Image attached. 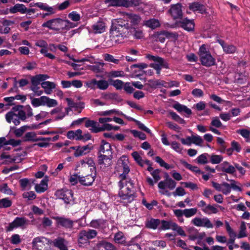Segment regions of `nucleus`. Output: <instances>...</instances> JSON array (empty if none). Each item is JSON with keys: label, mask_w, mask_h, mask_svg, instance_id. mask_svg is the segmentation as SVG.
<instances>
[{"label": "nucleus", "mask_w": 250, "mask_h": 250, "mask_svg": "<svg viewBox=\"0 0 250 250\" xmlns=\"http://www.w3.org/2000/svg\"><path fill=\"white\" fill-rule=\"evenodd\" d=\"M130 29L112 25L110 30L111 40L117 43H121L125 38L130 36Z\"/></svg>", "instance_id": "nucleus-1"}, {"label": "nucleus", "mask_w": 250, "mask_h": 250, "mask_svg": "<svg viewBox=\"0 0 250 250\" xmlns=\"http://www.w3.org/2000/svg\"><path fill=\"white\" fill-rule=\"evenodd\" d=\"M128 184H129L128 186L120 187L119 192L121 202L126 204L131 203L135 197V192L132 190L133 183L129 181Z\"/></svg>", "instance_id": "nucleus-2"}, {"label": "nucleus", "mask_w": 250, "mask_h": 250, "mask_svg": "<svg viewBox=\"0 0 250 250\" xmlns=\"http://www.w3.org/2000/svg\"><path fill=\"white\" fill-rule=\"evenodd\" d=\"M5 119L8 123H13L15 125L20 124L21 121L26 120V113L24 110H20L17 113L13 111H9L5 115Z\"/></svg>", "instance_id": "nucleus-3"}, {"label": "nucleus", "mask_w": 250, "mask_h": 250, "mask_svg": "<svg viewBox=\"0 0 250 250\" xmlns=\"http://www.w3.org/2000/svg\"><path fill=\"white\" fill-rule=\"evenodd\" d=\"M199 56L202 65L207 67L215 65V59L210 53L207 50L205 45H202L199 49Z\"/></svg>", "instance_id": "nucleus-4"}, {"label": "nucleus", "mask_w": 250, "mask_h": 250, "mask_svg": "<svg viewBox=\"0 0 250 250\" xmlns=\"http://www.w3.org/2000/svg\"><path fill=\"white\" fill-rule=\"evenodd\" d=\"M98 234L97 231L95 229H88L87 230H82L78 235L79 243L85 244L88 240L95 238Z\"/></svg>", "instance_id": "nucleus-5"}, {"label": "nucleus", "mask_w": 250, "mask_h": 250, "mask_svg": "<svg viewBox=\"0 0 250 250\" xmlns=\"http://www.w3.org/2000/svg\"><path fill=\"white\" fill-rule=\"evenodd\" d=\"M64 22V20L61 18L53 19L43 23L42 26L53 30L59 31L61 29L63 30V28L64 27L63 24Z\"/></svg>", "instance_id": "nucleus-6"}, {"label": "nucleus", "mask_w": 250, "mask_h": 250, "mask_svg": "<svg viewBox=\"0 0 250 250\" xmlns=\"http://www.w3.org/2000/svg\"><path fill=\"white\" fill-rule=\"evenodd\" d=\"M146 58L149 60L154 61L155 62L158 63H154L150 64V66L154 68L158 74H160V71L161 69V66H163L165 68H167L168 64L165 62V60L162 58L158 56H154L151 55H147Z\"/></svg>", "instance_id": "nucleus-7"}, {"label": "nucleus", "mask_w": 250, "mask_h": 250, "mask_svg": "<svg viewBox=\"0 0 250 250\" xmlns=\"http://www.w3.org/2000/svg\"><path fill=\"white\" fill-rule=\"evenodd\" d=\"M29 220L24 217H16L15 220L10 223L8 226L5 227L6 231H11L15 228H24L28 225Z\"/></svg>", "instance_id": "nucleus-8"}, {"label": "nucleus", "mask_w": 250, "mask_h": 250, "mask_svg": "<svg viewBox=\"0 0 250 250\" xmlns=\"http://www.w3.org/2000/svg\"><path fill=\"white\" fill-rule=\"evenodd\" d=\"M112 155L99 154L98 156V165L101 169L104 170L112 164Z\"/></svg>", "instance_id": "nucleus-9"}, {"label": "nucleus", "mask_w": 250, "mask_h": 250, "mask_svg": "<svg viewBox=\"0 0 250 250\" xmlns=\"http://www.w3.org/2000/svg\"><path fill=\"white\" fill-rule=\"evenodd\" d=\"M55 195L58 198L63 200L66 204L69 203L73 197L72 191L67 189H61L57 190L55 192Z\"/></svg>", "instance_id": "nucleus-10"}, {"label": "nucleus", "mask_w": 250, "mask_h": 250, "mask_svg": "<svg viewBox=\"0 0 250 250\" xmlns=\"http://www.w3.org/2000/svg\"><path fill=\"white\" fill-rule=\"evenodd\" d=\"M54 219L56 221L58 226H61L65 229H70L73 227L74 221L69 218L64 217H54Z\"/></svg>", "instance_id": "nucleus-11"}, {"label": "nucleus", "mask_w": 250, "mask_h": 250, "mask_svg": "<svg viewBox=\"0 0 250 250\" xmlns=\"http://www.w3.org/2000/svg\"><path fill=\"white\" fill-rule=\"evenodd\" d=\"M168 12L174 20L181 19L182 18V5L180 3L172 5Z\"/></svg>", "instance_id": "nucleus-12"}, {"label": "nucleus", "mask_w": 250, "mask_h": 250, "mask_svg": "<svg viewBox=\"0 0 250 250\" xmlns=\"http://www.w3.org/2000/svg\"><path fill=\"white\" fill-rule=\"evenodd\" d=\"M50 243V240L44 237H37L33 240L32 246L33 248L36 250H42L45 244Z\"/></svg>", "instance_id": "nucleus-13"}, {"label": "nucleus", "mask_w": 250, "mask_h": 250, "mask_svg": "<svg viewBox=\"0 0 250 250\" xmlns=\"http://www.w3.org/2000/svg\"><path fill=\"white\" fill-rule=\"evenodd\" d=\"M191 222L197 227H204L207 228H212L213 227L209 219L207 217H196L192 220Z\"/></svg>", "instance_id": "nucleus-14"}, {"label": "nucleus", "mask_w": 250, "mask_h": 250, "mask_svg": "<svg viewBox=\"0 0 250 250\" xmlns=\"http://www.w3.org/2000/svg\"><path fill=\"white\" fill-rule=\"evenodd\" d=\"M98 155H112V151L111 145L104 140H102L100 145L98 151Z\"/></svg>", "instance_id": "nucleus-15"}, {"label": "nucleus", "mask_w": 250, "mask_h": 250, "mask_svg": "<svg viewBox=\"0 0 250 250\" xmlns=\"http://www.w3.org/2000/svg\"><path fill=\"white\" fill-rule=\"evenodd\" d=\"M96 176V172H94L93 173L88 174L85 176H79V181L83 185L85 186H89L92 185L95 180V177Z\"/></svg>", "instance_id": "nucleus-16"}, {"label": "nucleus", "mask_w": 250, "mask_h": 250, "mask_svg": "<svg viewBox=\"0 0 250 250\" xmlns=\"http://www.w3.org/2000/svg\"><path fill=\"white\" fill-rule=\"evenodd\" d=\"M107 226L106 221L103 219L92 220L90 223L91 227L102 230H104Z\"/></svg>", "instance_id": "nucleus-17"}, {"label": "nucleus", "mask_w": 250, "mask_h": 250, "mask_svg": "<svg viewBox=\"0 0 250 250\" xmlns=\"http://www.w3.org/2000/svg\"><path fill=\"white\" fill-rule=\"evenodd\" d=\"M105 30V23L101 20L94 23L91 26V30L95 34L102 33L104 32Z\"/></svg>", "instance_id": "nucleus-18"}, {"label": "nucleus", "mask_w": 250, "mask_h": 250, "mask_svg": "<svg viewBox=\"0 0 250 250\" xmlns=\"http://www.w3.org/2000/svg\"><path fill=\"white\" fill-rule=\"evenodd\" d=\"M176 186V183L172 179H167V180L161 181L158 184V188L160 189H164L166 187L170 190L173 189Z\"/></svg>", "instance_id": "nucleus-19"}, {"label": "nucleus", "mask_w": 250, "mask_h": 250, "mask_svg": "<svg viewBox=\"0 0 250 250\" xmlns=\"http://www.w3.org/2000/svg\"><path fill=\"white\" fill-rule=\"evenodd\" d=\"M49 77L46 74H38L34 76H31V82L32 85H38L41 82L44 81Z\"/></svg>", "instance_id": "nucleus-20"}, {"label": "nucleus", "mask_w": 250, "mask_h": 250, "mask_svg": "<svg viewBox=\"0 0 250 250\" xmlns=\"http://www.w3.org/2000/svg\"><path fill=\"white\" fill-rule=\"evenodd\" d=\"M114 26L126 27V28H131V24L129 22L127 18L125 17L124 13L123 18L118 19L115 20Z\"/></svg>", "instance_id": "nucleus-21"}, {"label": "nucleus", "mask_w": 250, "mask_h": 250, "mask_svg": "<svg viewBox=\"0 0 250 250\" xmlns=\"http://www.w3.org/2000/svg\"><path fill=\"white\" fill-rule=\"evenodd\" d=\"M174 34L170 33L167 31H162L160 32H157L155 34V37L156 38L157 41H159L161 42H164L165 41L166 37L170 38L173 37Z\"/></svg>", "instance_id": "nucleus-22"}, {"label": "nucleus", "mask_w": 250, "mask_h": 250, "mask_svg": "<svg viewBox=\"0 0 250 250\" xmlns=\"http://www.w3.org/2000/svg\"><path fill=\"white\" fill-rule=\"evenodd\" d=\"M38 127H39V125H32L31 126L23 125V126L21 127L20 128L16 129L14 131V134L17 137H20L22 135L23 133L27 129H37Z\"/></svg>", "instance_id": "nucleus-23"}, {"label": "nucleus", "mask_w": 250, "mask_h": 250, "mask_svg": "<svg viewBox=\"0 0 250 250\" xmlns=\"http://www.w3.org/2000/svg\"><path fill=\"white\" fill-rule=\"evenodd\" d=\"M26 11V7L22 4L17 3L9 9V12L11 14H15L20 12L21 14H25Z\"/></svg>", "instance_id": "nucleus-24"}, {"label": "nucleus", "mask_w": 250, "mask_h": 250, "mask_svg": "<svg viewBox=\"0 0 250 250\" xmlns=\"http://www.w3.org/2000/svg\"><path fill=\"white\" fill-rule=\"evenodd\" d=\"M91 149L89 145H86L83 146H79L75 151L74 155L75 157H79L89 153Z\"/></svg>", "instance_id": "nucleus-25"}, {"label": "nucleus", "mask_w": 250, "mask_h": 250, "mask_svg": "<svg viewBox=\"0 0 250 250\" xmlns=\"http://www.w3.org/2000/svg\"><path fill=\"white\" fill-rule=\"evenodd\" d=\"M225 225L227 231L228 232L229 236V239L228 241V244H233L234 243L236 237H237L236 233L231 229L228 222L226 221L225 222Z\"/></svg>", "instance_id": "nucleus-26"}, {"label": "nucleus", "mask_w": 250, "mask_h": 250, "mask_svg": "<svg viewBox=\"0 0 250 250\" xmlns=\"http://www.w3.org/2000/svg\"><path fill=\"white\" fill-rule=\"evenodd\" d=\"M144 24L152 29H154L160 27L161 25L160 21L156 19H150L149 20L145 21Z\"/></svg>", "instance_id": "nucleus-27"}, {"label": "nucleus", "mask_w": 250, "mask_h": 250, "mask_svg": "<svg viewBox=\"0 0 250 250\" xmlns=\"http://www.w3.org/2000/svg\"><path fill=\"white\" fill-rule=\"evenodd\" d=\"M125 17L127 18L129 22L131 25L132 24H137L140 21V17L136 14L125 13Z\"/></svg>", "instance_id": "nucleus-28"}, {"label": "nucleus", "mask_w": 250, "mask_h": 250, "mask_svg": "<svg viewBox=\"0 0 250 250\" xmlns=\"http://www.w3.org/2000/svg\"><path fill=\"white\" fill-rule=\"evenodd\" d=\"M189 9L193 11H198L201 14L206 12L205 6L198 2H193L189 5Z\"/></svg>", "instance_id": "nucleus-29"}, {"label": "nucleus", "mask_w": 250, "mask_h": 250, "mask_svg": "<svg viewBox=\"0 0 250 250\" xmlns=\"http://www.w3.org/2000/svg\"><path fill=\"white\" fill-rule=\"evenodd\" d=\"M42 105H46L49 107H55L58 105L57 101L48 97L42 96Z\"/></svg>", "instance_id": "nucleus-30"}, {"label": "nucleus", "mask_w": 250, "mask_h": 250, "mask_svg": "<svg viewBox=\"0 0 250 250\" xmlns=\"http://www.w3.org/2000/svg\"><path fill=\"white\" fill-rule=\"evenodd\" d=\"M180 23L181 27L188 31H191L194 28V24L191 20L185 19L183 20Z\"/></svg>", "instance_id": "nucleus-31"}, {"label": "nucleus", "mask_w": 250, "mask_h": 250, "mask_svg": "<svg viewBox=\"0 0 250 250\" xmlns=\"http://www.w3.org/2000/svg\"><path fill=\"white\" fill-rule=\"evenodd\" d=\"M64 239L61 237H58L52 242L53 245L58 248L60 250H67L66 246L64 244Z\"/></svg>", "instance_id": "nucleus-32"}, {"label": "nucleus", "mask_w": 250, "mask_h": 250, "mask_svg": "<svg viewBox=\"0 0 250 250\" xmlns=\"http://www.w3.org/2000/svg\"><path fill=\"white\" fill-rule=\"evenodd\" d=\"M104 3L108 4L109 6L125 7V0H105Z\"/></svg>", "instance_id": "nucleus-33"}, {"label": "nucleus", "mask_w": 250, "mask_h": 250, "mask_svg": "<svg viewBox=\"0 0 250 250\" xmlns=\"http://www.w3.org/2000/svg\"><path fill=\"white\" fill-rule=\"evenodd\" d=\"M173 107L179 112L184 111L188 115H190L192 113V111L189 108H188L186 105H182L179 103L174 104L173 105Z\"/></svg>", "instance_id": "nucleus-34"}, {"label": "nucleus", "mask_w": 250, "mask_h": 250, "mask_svg": "<svg viewBox=\"0 0 250 250\" xmlns=\"http://www.w3.org/2000/svg\"><path fill=\"white\" fill-rule=\"evenodd\" d=\"M104 62H94L93 65L89 66V69L95 73L102 72L104 70Z\"/></svg>", "instance_id": "nucleus-35"}, {"label": "nucleus", "mask_w": 250, "mask_h": 250, "mask_svg": "<svg viewBox=\"0 0 250 250\" xmlns=\"http://www.w3.org/2000/svg\"><path fill=\"white\" fill-rule=\"evenodd\" d=\"M160 224V220L159 219L151 218L146 222V226L148 228L156 229Z\"/></svg>", "instance_id": "nucleus-36"}, {"label": "nucleus", "mask_w": 250, "mask_h": 250, "mask_svg": "<svg viewBox=\"0 0 250 250\" xmlns=\"http://www.w3.org/2000/svg\"><path fill=\"white\" fill-rule=\"evenodd\" d=\"M130 35L136 39H140L143 38L144 34L142 31L138 28H132L130 29Z\"/></svg>", "instance_id": "nucleus-37"}, {"label": "nucleus", "mask_w": 250, "mask_h": 250, "mask_svg": "<svg viewBox=\"0 0 250 250\" xmlns=\"http://www.w3.org/2000/svg\"><path fill=\"white\" fill-rule=\"evenodd\" d=\"M180 162L181 164H182L183 165H184L186 168L191 170L192 171H194L197 173H203V172H202L200 169L196 166H192L190 164H188L186 161H185L184 160H180Z\"/></svg>", "instance_id": "nucleus-38"}, {"label": "nucleus", "mask_w": 250, "mask_h": 250, "mask_svg": "<svg viewBox=\"0 0 250 250\" xmlns=\"http://www.w3.org/2000/svg\"><path fill=\"white\" fill-rule=\"evenodd\" d=\"M220 42V43L223 48L224 51L228 54L234 53L236 51V47L233 45L226 44L224 43Z\"/></svg>", "instance_id": "nucleus-39"}, {"label": "nucleus", "mask_w": 250, "mask_h": 250, "mask_svg": "<svg viewBox=\"0 0 250 250\" xmlns=\"http://www.w3.org/2000/svg\"><path fill=\"white\" fill-rule=\"evenodd\" d=\"M114 241L118 244H124L125 243V238L122 232L116 233L114 238Z\"/></svg>", "instance_id": "nucleus-40"}, {"label": "nucleus", "mask_w": 250, "mask_h": 250, "mask_svg": "<svg viewBox=\"0 0 250 250\" xmlns=\"http://www.w3.org/2000/svg\"><path fill=\"white\" fill-rule=\"evenodd\" d=\"M127 174H125V173H123L119 176V178L120 180L119 182L120 187L122 186H128L129 185L128 181L131 180L130 179L127 178Z\"/></svg>", "instance_id": "nucleus-41"}, {"label": "nucleus", "mask_w": 250, "mask_h": 250, "mask_svg": "<svg viewBox=\"0 0 250 250\" xmlns=\"http://www.w3.org/2000/svg\"><path fill=\"white\" fill-rule=\"evenodd\" d=\"M47 185L46 182L42 180L40 184H36L35 190L37 192L42 193L45 191L47 189Z\"/></svg>", "instance_id": "nucleus-42"}, {"label": "nucleus", "mask_w": 250, "mask_h": 250, "mask_svg": "<svg viewBox=\"0 0 250 250\" xmlns=\"http://www.w3.org/2000/svg\"><path fill=\"white\" fill-rule=\"evenodd\" d=\"M188 140H192V143L196 145L201 146L203 143V140L199 136H193L191 137H188Z\"/></svg>", "instance_id": "nucleus-43"}, {"label": "nucleus", "mask_w": 250, "mask_h": 250, "mask_svg": "<svg viewBox=\"0 0 250 250\" xmlns=\"http://www.w3.org/2000/svg\"><path fill=\"white\" fill-rule=\"evenodd\" d=\"M202 210L206 213L210 214L211 213H216L218 209L213 206L208 205L202 209Z\"/></svg>", "instance_id": "nucleus-44"}, {"label": "nucleus", "mask_w": 250, "mask_h": 250, "mask_svg": "<svg viewBox=\"0 0 250 250\" xmlns=\"http://www.w3.org/2000/svg\"><path fill=\"white\" fill-rule=\"evenodd\" d=\"M0 191L3 193L7 195H13L12 190L8 187L6 183H3L0 185Z\"/></svg>", "instance_id": "nucleus-45"}, {"label": "nucleus", "mask_w": 250, "mask_h": 250, "mask_svg": "<svg viewBox=\"0 0 250 250\" xmlns=\"http://www.w3.org/2000/svg\"><path fill=\"white\" fill-rule=\"evenodd\" d=\"M34 5L37 6L42 10L52 13L53 8L51 7H49L46 3L42 2H37Z\"/></svg>", "instance_id": "nucleus-46"}, {"label": "nucleus", "mask_w": 250, "mask_h": 250, "mask_svg": "<svg viewBox=\"0 0 250 250\" xmlns=\"http://www.w3.org/2000/svg\"><path fill=\"white\" fill-rule=\"evenodd\" d=\"M131 155L134 158V160L138 163L141 167L144 166V160L142 159L139 153L137 151H134L132 153Z\"/></svg>", "instance_id": "nucleus-47"}, {"label": "nucleus", "mask_w": 250, "mask_h": 250, "mask_svg": "<svg viewBox=\"0 0 250 250\" xmlns=\"http://www.w3.org/2000/svg\"><path fill=\"white\" fill-rule=\"evenodd\" d=\"M141 2V0H125V7L137 6Z\"/></svg>", "instance_id": "nucleus-48"}, {"label": "nucleus", "mask_w": 250, "mask_h": 250, "mask_svg": "<svg viewBox=\"0 0 250 250\" xmlns=\"http://www.w3.org/2000/svg\"><path fill=\"white\" fill-rule=\"evenodd\" d=\"M197 209L196 208H191L184 209V215L187 218L191 217L196 214Z\"/></svg>", "instance_id": "nucleus-49"}, {"label": "nucleus", "mask_w": 250, "mask_h": 250, "mask_svg": "<svg viewBox=\"0 0 250 250\" xmlns=\"http://www.w3.org/2000/svg\"><path fill=\"white\" fill-rule=\"evenodd\" d=\"M247 236L246 233V226L244 222L241 223L239 233L237 235L238 238H241Z\"/></svg>", "instance_id": "nucleus-50"}, {"label": "nucleus", "mask_w": 250, "mask_h": 250, "mask_svg": "<svg viewBox=\"0 0 250 250\" xmlns=\"http://www.w3.org/2000/svg\"><path fill=\"white\" fill-rule=\"evenodd\" d=\"M12 205V201L8 198H5L0 199V208H6Z\"/></svg>", "instance_id": "nucleus-51"}, {"label": "nucleus", "mask_w": 250, "mask_h": 250, "mask_svg": "<svg viewBox=\"0 0 250 250\" xmlns=\"http://www.w3.org/2000/svg\"><path fill=\"white\" fill-rule=\"evenodd\" d=\"M86 168L90 167V169L92 171L96 172V167L94 161L91 158H86Z\"/></svg>", "instance_id": "nucleus-52"}, {"label": "nucleus", "mask_w": 250, "mask_h": 250, "mask_svg": "<svg viewBox=\"0 0 250 250\" xmlns=\"http://www.w3.org/2000/svg\"><path fill=\"white\" fill-rule=\"evenodd\" d=\"M175 223H174L171 221H167L165 220H162L161 222V229H171L174 226L173 224H175Z\"/></svg>", "instance_id": "nucleus-53"}, {"label": "nucleus", "mask_w": 250, "mask_h": 250, "mask_svg": "<svg viewBox=\"0 0 250 250\" xmlns=\"http://www.w3.org/2000/svg\"><path fill=\"white\" fill-rule=\"evenodd\" d=\"M109 86L108 82L104 80L98 81L97 82V88L101 90H105Z\"/></svg>", "instance_id": "nucleus-54"}, {"label": "nucleus", "mask_w": 250, "mask_h": 250, "mask_svg": "<svg viewBox=\"0 0 250 250\" xmlns=\"http://www.w3.org/2000/svg\"><path fill=\"white\" fill-rule=\"evenodd\" d=\"M22 197L28 200H32L36 198V195L34 191L25 192L22 194Z\"/></svg>", "instance_id": "nucleus-55"}, {"label": "nucleus", "mask_w": 250, "mask_h": 250, "mask_svg": "<svg viewBox=\"0 0 250 250\" xmlns=\"http://www.w3.org/2000/svg\"><path fill=\"white\" fill-rule=\"evenodd\" d=\"M223 160V157L221 155H212L210 156V162L213 164H217L220 163Z\"/></svg>", "instance_id": "nucleus-56"}, {"label": "nucleus", "mask_w": 250, "mask_h": 250, "mask_svg": "<svg viewBox=\"0 0 250 250\" xmlns=\"http://www.w3.org/2000/svg\"><path fill=\"white\" fill-rule=\"evenodd\" d=\"M221 170L230 174H233L236 171L235 166L231 165L229 166L228 167H221Z\"/></svg>", "instance_id": "nucleus-57"}, {"label": "nucleus", "mask_w": 250, "mask_h": 250, "mask_svg": "<svg viewBox=\"0 0 250 250\" xmlns=\"http://www.w3.org/2000/svg\"><path fill=\"white\" fill-rule=\"evenodd\" d=\"M26 141L36 142V134L34 132H30L26 133L25 135Z\"/></svg>", "instance_id": "nucleus-58"}, {"label": "nucleus", "mask_w": 250, "mask_h": 250, "mask_svg": "<svg viewBox=\"0 0 250 250\" xmlns=\"http://www.w3.org/2000/svg\"><path fill=\"white\" fill-rule=\"evenodd\" d=\"M104 60L107 62H111L115 64L119 63L120 62L119 59H115L112 55L108 54H104Z\"/></svg>", "instance_id": "nucleus-59"}, {"label": "nucleus", "mask_w": 250, "mask_h": 250, "mask_svg": "<svg viewBox=\"0 0 250 250\" xmlns=\"http://www.w3.org/2000/svg\"><path fill=\"white\" fill-rule=\"evenodd\" d=\"M132 120L136 124V125H138L139 128L140 129L144 130L147 133H151L150 130L148 129L147 127H146L143 124L141 123L140 121L136 120L134 119H132Z\"/></svg>", "instance_id": "nucleus-60"}, {"label": "nucleus", "mask_w": 250, "mask_h": 250, "mask_svg": "<svg viewBox=\"0 0 250 250\" xmlns=\"http://www.w3.org/2000/svg\"><path fill=\"white\" fill-rule=\"evenodd\" d=\"M103 244L105 250H117V247L110 242L103 240Z\"/></svg>", "instance_id": "nucleus-61"}, {"label": "nucleus", "mask_w": 250, "mask_h": 250, "mask_svg": "<svg viewBox=\"0 0 250 250\" xmlns=\"http://www.w3.org/2000/svg\"><path fill=\"white\" fill-rule=\"evenodd\" d=\"M222 190L221 191L223 192L224 194H228L231 191V187L229 184L224 182L222 184Z\"/></svg>", "instance_id": "nucleus-62"}, {"label": "nucleus", "mask_w": 250, "mask_h": 250, "mask_svg": "<svg viewBox=\"0 0 250 250\" xmlns=\"http://www.w3.org/2000/svg\"><path fill=\"white\" fill-rule=\"evenodd\" d=\"M41 86L44 89L50 88H55L56 87V85L54 83L49 81H43V82L41 83Z\"/></svg>", "instance_id": "nucleus-63"}, {"label": "nucleus", "mask_w": 250, "mask_h": 250, "mask_svg": "<svg viewBox=\"0 0 250 250\" xmlns=\"http://www.w3.org/2000/svg\"><path fill=\"white\" fill-rule=\"evenodd\" d=\"M131 132L135 137H138L141 140H145L146 139V135H145V133L142 132L138 131L135 130H132L131 131Z\"/></svg>", "instance_id": "nucleus-64"}]
</instances>
